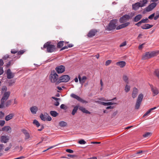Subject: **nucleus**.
I'll return each instance as SVG.
<instances>
[{"label": "nucleus", "mask_w": 159, "mask_h": 159, "mask_svg": "<svg viewBox=\"0 0 159 159\" xmlns=\"http://www.w3.org/2000/svg\"><path fill=\"white\" fill-rule=\"evenodd\" d=\"M43 48H46L47 51L48 52H52L56 51V46L51 44L50 42H48L45 43L43 47Z\"/></svg>", "instance_id": "obj_1"}, {"label": "nucleus", "mask_w": 159, "mask_h": 159, "mask_svg": "<svg viewBox=\"0 0 159 159\" xmlns=\"http://www.w3.org/2000/svg\"><path fill=\"white\" fill-rule=\"evenodd\" d=\"M159 54V51H152L151 52H148L143 56L142 59L146 60L156 56Z\"/></svg>", "instance_id": "obj_2"}, {"label": "nucleus", "mask_w": 159, "mask_h": 159, "mask_svg": "<svg viewBox=\"0 0 159 159\" xmlns=\"http://www.w3.org/2000/svg\"><path fill=\"white\" fill-rule=\"evenodd\" d=\"M49 78L52 83H55L56 84L59 83H58V81L59 80L58 75L54 71L51 72V74L49 75Z\"/></svg>", "instance_id": "obj_3"}, {"label": "nucleus", "mask_w": 159, "mask_h": 159, "mask_svg": "<svg viewBox=\"0 0 159 159\" xmlns=\"http://www.w3.org/2000/svg\"><path fill=\"white\" fill-rule=\"evenodd\" d=\"M117 20L116 19L113 20L110 22L107 29L109 31L115 29L116 27Z\"/></svg>", "instance_id": "obj_4"}, {"label": "nucleus", "mask_w": 159, "mask_h": 159, "mask_svg": "<svg viewBox=\"0 0 159 159\" xmlns=\"http://www.w3.org/2000/svg\"><path fill=\"white\" fill-rule=\"evenodd\" d=\"M143 97V95L142 93H140L139 95L135 105V109H138L139 108Z\"/></svg>", "instance_id": "obj_5"}, {"label": "nucleus", "mask_w": 159, "mask_h": 159, "mask_svg": "<svg viewBox=\"0 0 159 159\" xmlns=\"http://www.w3.org/2000/svg\"><path fill=\"white\" fill-rule=\"evenodd\" d=\"M70 79V77L67 75H63L59 78L58 83L67 82Z\"/></svg>", "instance_id": "obj_6"}, {"label": "nucleus", "mask_w": 159, "mask_h": 159, "mask_svg": "<svg viewBox=\"0 0 159 159\" xmlns=\"http://www.w3.org/2000/svg\"><path fill=\"white\" fill-rule=\"evenodd\" d=\"M131 18V17L129 15L126 14L123 16L120 19L119 22L120 23H123Z\"/></svg>", "instance_id": "obj_7"}, {"label": "nucleus", "mask_w": 159, "mask_h": 159, "mask_svg": "<svg viewBox=\"0 0 159 159\" xmlns=\"http://www.w3.org/2000/svg\"><path fill=\"white\" fill-rule=\"evenodd\" d=\"M65 70V67L63 65H60L57 66L55 68V70L58 74H60L63 73Z\"/></svg>", "instance_id": "obj_8"}, {"label": "nucleus", "mask_w": 159, "mask_h": 159, "mask_svg": "<svg viewBox=\"0 0 159 159\" xmlns=\"http://www.w3.org/2000/svg\"><path fill=\"white\" fill-rule=\"evenodd\" d=\"M157 3L152 2L145 8V10L147 11H152L157 6Z\"/></svg>", "instance_id": "obj_9"}, {"label": "nucleus", "mask_w": 159, "mask_h": 159, "mask_svg": "<svg viewBox=\"0 0 159 159\" xmlns=\"http://www.w3.org/2000/svg\"><path fill=\"white\" fill-rule=\"evenodd\" d=\"M70 96L71 97L76 99L78 101L83 103L87 102L85 101L84 100L80 97L74 93H71L70 94Z\"/></svg>", "instance_id": "obj_10"}, {"label": "nucleus", "mask_w": 159, "mask_h": 159, "mask_svg": "<svg viewBox=\"0 0 159 159\" xmlns=\"http://www.w3.org/2000/svg\"><path fill=\"white\" fill-rule=\"evenodd\" d=\"M70 96L71 97L76 99L78 101L83 103L87 102L85 101L84 100L80 97L74 93H71L70 94Z\"/></svg>", "instance_id": "obj_11"}, {"label": "nucleus", "mask_w": 159, "mask_h": 159, "mask_svg": "<svg viewBox=\"0 0 159 159\" xmlns=\"http://www.w3.org/2000/svg\"><path fill=\"white\" fill-rule=\"evenodd\" d=\"M150 87L153 96H155L159 93V90L157 88L153 86L152 85H151Z\"/></svg>", "instance_id": "obj_12"}, {"label": "nucleus", "mask_w": 159, "mask_h": 159, "mask_svg": "<svg viewBox=\"0 0 159 159\" xmlns=\"http://www.w3.org/2000/svg\"><path fill=\"white\" fill-rule=\"evenodd\" d=\"M7 77L8 79H11L13 78L15 76V74L12 73L10 69H8L7 72Z\"/></svg>", "instance_id": "obj_13"}, {"label": "nucleus", "mask_w": 159, "mask_h": 159, "mask_svg": "<svg viewBox=\"0 0 159 159\" xmlns=\"http://www.w3.org/2000/svg\"><path fill=\"white\" fill-rule=\"evenodd\" d=\"M122 24H121L118 26H117L116 28V29L117 30H119L121 29L125 28L128 26L129 24L130 23L129 22H126L125 23H122Z\"/></svg>", "instance_id": "obj_14"}, {"label": "nucleus", "mask_w": 159, "mask_h": 159, "mask_svg": "<svg viewBox=\"0 0 159 159\" xmlns=\"http://www.w3.org/2000/svg\"><path fill=\"white\" fill-rule=\"evenodd\" d=\"M10 92H5L3 94V97L1 100L5 102L8 98L10 96Z\"/></svg>", "instance_id": "obj_15"}, {"label": "nucleus", "mask_w": 159, "mask_h": 159, "mask_svg": "<svg viewBox=\"0 0 159 159\" xmlns=\"http://www.w3.org/2000/svg\"><path fill=\"white\" fill-rule=\"evenodd\" d=\"M78 78L79 79L80 83L82 85H83L85 83L87 79V78L86 76H83L81 78L80 75H79Z\"/></svg>", "instance_id": "obj_16"}, {"label": "nucleus", "mask_w": 159, "mask_h": 159, "mask_svg": "<svg viewBox=\"0 0 159 159\" xmlns=\"http://www.w3.org/2000/svg\"><path fill=\"white\" fill-rule=\"evenodd\" d=\"M97 32V31L95 29H93L90 30L88 34V37L91 38Z\"/></svg>", "instance_id": "obj_17"}, {"label": "nucleus", "mask_w": 159, "mask_h": 159, "mask_svg": "<svg viewBox=\"0 0 159 159\" xmlns=\"http://www.w3.org/2000/svg\"><path fill=\"white\" fill-rule=\"evenodd\" d=\"M9 139V137L7 136H2L1 138V141L2 143H6Z\"/></svg>", "instance_id": "obj_18"}, {"label": "nucleus", "mask_w": 159, "mask_h": 159, "mask_svg": "<svg viewBox=\"0 0 159 159\" xmlns=\"http://www.w3.org/2000/svg\"><path fill=\"white\" fill-rule=\"evenodd\" d=\"M132 7L133 9L135 11L139 9V7H140V3L137 2L133 4L132 5Z\"/></svg>", "instance_id": "obj_19"}, {"label": "nucleus", "mask_w": 159, "mask_h": 159, "mask_svg": "<svg viewBox=\"0 0 159 159\" xmlns=\"http://www.w3.org/2000/svg\"><path fill=\"white\" fill-rule=\"evenodd\" d=\"M138 90L136 88H134L133 89L132 93V96L134 98H135L138 94Z\"/></svg>", "instance_id": "obj_20"}, {"label": "nucleus", "mask_w": 159, "mask_h": 159, "mask_svg": "<svg viewBox=\"0 0 159 159\" xmlns=\"http://www.w3.org/2000/svg\"><path fill=\"white\" fill-rule=\"evenodd\" d=\"M2 130L9 133L11 132V129L9 126H5L2 128Z\"/></svg>", "instance_id": "obj_21"}, {"label": "nucleus", "mask_w": 159, "mask_h": 159, "mask_svg": "<svg viewBox=\"0 0 159 159\" xmlns=\"http://www.w3.org/2000/svg\"><path fill=\"white\" fill-rule=\"evenodd\" d=\"M116 64L120 67H123L126 65V62L124 61H118L116 63Z\"/></svg>", "instance_id": "obj_22"}, {"label": "nucleus", "mask_w": 159, "mask_h": 159, "mask_svg": "<svg viewBox=\"0 0 159 159\" xmlns=\"http://www.w3.org/2000/svg\"><path fill=\"white\" fill-rule=\"evenodd\" d=\"M38 110V107L36 106H33L30 108V110L31 113L33 114H35Z\"/></svg>", "instance_id": "obj_23"}, {"label": "nucleus", "mask_w": 159, "mask_h": 159, "mask_svg": "<svg viewBox=\"0 0 159 159\" xmlns=\"http://www.w3.org/2000/svg\"><path fill=\"white\" fill-rule=\"evenodd\" d=\"M23 133L25 135V139L26 141L28 140L30 138V135L27 132V130H23Z\"/></svg>", "instance_id": "obj_24"}, {"label": "nucleus", "mask_w": 159, "mask_h": 159, "mask_svg": "<svg viewBox=\"0 0 159 159\" xmlns=\"http://www.w3.org/2000/svg\"><path fill=\"white\" fill-rule=\"evenodd\" d=\"M14 113H11L6 116L5 118V120L6 121H8L12 119L14 116Z\"/></svg>", "instance_id": "obj_25"}, {"label": "nucleus", "mask_w": 159, "mask_h": 159, "mask_svg": "<svg viewBox=\"0 0 159 159\" xmlns=\"http://www.w3.org/2000/svg\"><path fill=\"white\" fill-rule=\"evenodd\" d=\"M153 26V25H150L149 24H145L141 26V28L143 29H149Z\"/></svg>", "instance_id": "obj_26"}, {"label": "nucleus", "mask_w": 159, "mask_h": 159, "mask_svg": "<svg viewBox=\"0 0 159 159\" xmlns=\"http://www.w3.org/2000/svg\"><path fill=\"white\" fill-rule=\"evenodd\" d=\"M142 17V16L141 14H138L136 16L134 20V21L137 22L139 21Z\"/></svg>", "instance_id": "obj_27"}, {"label": "nucleus", "mask_w": 159, "mask_h": 159, "mask_svg": "<svg viewBox=\"0 0 159 159\" xmlns=\"http://www.w3.org/2000/svg\"><path fill=\"white\" fill-rule=\"evenodd\" d=\"M148 0H140L139 2L140 3V7H143L145 6L148 2Z\"/></svg>", "instance_id": "obj_28"}, {"label": "nucleus", "mask_w": 159, "mask_h": 159, "mask_svg": "<svg viewBox=\"0 0 159 159\" xmlns=\"http://www.w3.org/2000/svg\"><path fill=\"white\" fill-rule=\"evenodd\" d=\"M79 109L82 112L84 113H87V114H90V112H89L88 111L86 110V109L82 107H79Z\"/></svg>", "instance_id": "obj_29"}, {"label": "nucleus", "mask_w": 159, "mask_h": 159, "mask_svg": "<svg viewBox=\"0 0 159 159\" xmlns=\"http://www.w3.org/2000/svg\"><path fill=\"white\" fill-rule=\"evenodd\" d=\"M100 104L104 106H108L110 105H113L116 104V103L113 102H100Z\"/></svg>", "instance_id": "obj_30"}, {"label": "nucleus", "mask_w": 159, "mask_h": 159, "mask_svg": "<svg viewBox=\"0 0 159 159\" xmlns=\"http://www.w3.org/2000/svg\"><path fill=\"white\" fill-rule=\"evenodd\" d=\"M67 123L64 121H61L59 122V125L62 127H64L67 126Z\"/></svg>", "instance_id": "obj_31"}, {"label": "nucleus", "mask_w": 159, "mask_h": 159, "mask_svg": "<svg viewBox=\"0 0 159 159\" xmlns=\"http://www.w3.org/2000/svg\"><path fill=\"white\" fill-rule=\"evenodd\" d=\"M156 108V107H154L150 109L148 111H147L143 115V117H144L145 116L148 115L149 113H150L153 110L155 109Z\"/></svg>", "instance_id": "obj_32"}, {"label": "nucleus", "mask_w": 159, "mask_h": 159, "mask_svg": "<svg viewBox=\"0 0 159 159\" xmlns=\"http://www.w3.org/2000/svg\"><path fill=\"white\" fill-rule=\"evenodd\" d=\"M50 115L54 117H56L58 115V113L57 112L54 111H50Z\"/></svg>", "instance_id": "obj_33"}, {"label": "nucleus", "mask_w": 159, "mask_h": 159, "mask_svg": "<svg viewBox=\"0 0 159 159\" xmlns=\"http://www.w3.org/2000/svg\"><path fill=\"white\" fill-rule=\"evenodd\" d=\"M14 62L13 60L10 61L7 63L6 64V66L7 68L9 67L11 65L14 64Z\"/></svg>", "instance_id": "obj_34"}, {"label": "nucleus", "mask_w": 159, "mask_h": 159, "mask_svg": "<svg viewBox=\"0 0 159 159\" xmlns=\"http://www.w3.org/2000/svg\"><path fill=\"white\" fill-rule=\"evenodd\" d=\"M64 41H60L57 44V47L58 48H61L63 46V43Z\"/></svg>", "instance_id": "obj_35"}, {"label": "nucleus", "mask_w": 159, "mask_h": 159, "mask_svg": "<svg viewBox=\"0 0 159 159\" xmlns=\"http://www.w3.org/2000/svg\"><path fill=\"white\" fill-rule=\"evenodd\" d=\"M9 58H10L8 54H6L2 57V59L5 62L8 60Z\"/></svg>", "instance_id": "obj_36"}, {"label": "nucleus", "mask_w": 159, "mask_h": 159, "mask_svg": "<svg viewBox=\"0 0 159 159\" xmlns=\"http://www.w3.org/2000/svg\"><path fill=\"white\" fill-rule=\"evenodd\" d=\"M78 108V107L77 106H76L74 107V108L73 110L71 113L73 115H74L76 112Z\"/></svg>", "instance_id": "obj_37"}, {"label": "nucleus", "mask_w": 159, "mask_h": 159, "mask_svg": "<svg viewBox=\"0 0 159 159\" xmlns=\"http://www.w3.org/2000/svg\"><path fill=\"white\" fill-rule=\"evenodd\" d=\"M123 80L127 84H128V78L125 75H124L123 76Z\"/></svg>", "instance_id": "obj_38"}, {"label": "nucleus", "mask_w": 159, "mask_h": 159, "mask_svg": "<svg viewBox=\"0 0 159 159\" xmlns=\"http://www.w3.org/2000/svg\"><path fill=\"white\" fill-rule=\"evenodd\" d=\"M152 135V133L150 132H147L143 135V136L145 138H148L150 137Z\"/></svg>", "instance_id": "obj_39"}, {"label": "nucleus", "mask_w": 159, "mask_h": 159, "mask_svg": "<svg viewBox=\"0 0 159 159\" xmlns=\"http://www.w3.org/2000/svg\"><path fill=\"white\" fill-rule=\"evenodd\" d=\"M141 21L142 23H147L149 22V20L148 18L142 19L141 20Z\"/></svg>", "instance_id": "obj_40"}, {"label": "nucleus", "mask_w": 159, "mask_h": 159, "mask_svg": "<svg viewBox=\"0 0 159 159\" xmlns=\"http://www.w3.org/2000/svg\"><path fill=\"white\" fill-rule=\"evenodd\" d=\"M154 73L155 75L159 79V69L155 70Z\"/></svg>", "instance_id": "obj_41"}, {"label": "nucleus", "mask_w": 159, "mask_h": 159, "mask_svg": "<svg viewBox=\"0 0 159 159\" xmlns=\"http://www.w3.org/2000/svg\"><path fill=\"white\" fill-rule=\"evenodd\" d=\"M11 102L12 101L11 100H8L7 101L5 104L6 106L7 107L10 106L11 104Z\"/></svg>", "instance_id": "obj_42"}, {"label": "nucleus", "mask_w": 159, "mask_h": 159, "mask_svg": "<svg viewBox=\"0 0 159 159\" xmlns=\"http://www.w3.org/2000/svg\"><path fill=\"white\" fill-rule=\"evenodd\" d=\"M33 123L34 124L36 125L37 127L39 126L40 125V124L39 122L36 120H34Z\"/></svg>", "instance_id": "obj_43"}, {"label": "nucleus", "mask_w": 159, "mask_h": 159, "mask_svg": "<svg viewBox=\"0 0 159 159\" xmlns=\"http://www.w3.org/2000/svg\"><path fill=\"white\" fill-rule=\"evenodd\" d=\"M130 86L128 85H126L125 86V90L126 92H128L130 90Z\"/></svg>", "instance_id": "obj_44"}, {"label": "nucleus", "mask_w": 159, "mask_h": 159, "mask_svg": "<svg viewBox=\"0 0 159 159\" xmlns=\"http://www.w3.org/2000/svg\"><path fill=\"white\" fill-rule=\"evenodd\" d=\"M40 118L43 121H45L46 120V117L43 114L40 115Z\"/></svg>", "instance_id": "obj_45"}, {"label": "nucleus", "mask_w": 159, "mask_h": 159, "mask_svg": "<svg viewBox=\"0 0 159 159\" xmlns=\"http://www.w3.org/2000/svg\"><path fill=\"white\" fill-rule=\"evenodd\" d=\"M156 14L157 15L154 17V20H157L159 17V11H157Z\"/></svg>", "instance_id": "obj_46"}, {"label": "nucleus", "mask_w": 159, "mask_h": 159, "mask_svg": "<svg viewBox=\"0 0 159 159\" xmlns=\"http://www.w3.org/2000/svg\"><path fill=\"white\" fill-rule=\"evenodd\" d=\"M1 103L0 104V108H3L4 106V105H5L4 103H5V102L3 101H3L1 100Z\"/></svg>", "instance_id": "obj_47"}, {"label": "nucleus", "mask_w": 159, "mask_h": 159, "mask_svg": "<svg viewBox=\"0 0 159 159\" xmlns=\"http://www.w3.org/2000/svg\"><path fill=\"white\" fill-rule=\"evenodd\" d=\"M78 143L81 144H84L86 143V142L84 140H81L79 141Z\"/></svg>", "instance_id": "obj_48"}, {"label": "nucleus", "mask_w": 159, "mask_h": 159, "mask_svg": "<svg viewBox=\"0 0 159 159\" xmlns=\"http://www.w3.org/2000/svg\"><path fill=\"white\" fill-rule=\"evenodd\" d=\"M111 60H110L107 61L105 62V65L106 66L109 65L111 63Z\"/></svg>", "instance_id": "obj_49"}, {"label": "nucleus", "mask_w": 159, "mask_h": 159, "mask_svg": "<svg viewBox=\"0 0 159 159\" xmlns=\"http://www.w3.org/2000/svg\"><path fill=\"white\" fill-rule=\"evenodd\" d=\"M25 52V51L24 50H21L19 51H18L17 54L18 55H22L23 54L24 52Z\"/></svg>", "instance_id": "obj_50"}, {"label": "nucleus", "mask_w": 159, "mask_h": 159, "mask_svg": "<svg viewBox=\"0 0 159 159\" xmlns=\"http://www.w3.org/2000/svg\"><path fill=\"white\" fill-rule=\"evenodd\" d=\"M15 82V81L14 80H11L8 82L9 85L11 86L12 84H14Z\"/></svg>", "instance_id": "obj_51"}, {"label": "nucleus", "mask_w": 159, "mask_h": 159, "mask_svg": "<svg viewBox=\"0 0 159 159\" xmlns=\"http://www.w3.org/2000/svg\"><path fill=\"white\" fill-rule=\"evenodd\" d=\"M7 90V88L6 86H3L2 89V92H6Z\"/></svg>", "instance_id": "obj_52"}, {"label": "nucleus", "mask_w": 159, "mask_h": 159, "mask_svg": "<svg viewBox=\"0 0 159 159\" xmlns=\"http://www.w3.org/2000/svg\"><path fill=\"white\" fill-rule=\"evenodd\" d=\"M155 15V13H153L151 15L149 16L148 17V18L149 19L152 20L153 19V18L154 16Z\"/></svg>", "instance_id": "obj_53"}, {"label": "nucleus", "mask_w": 159, "mask_h": 159, "mask_svg": "<svg viewBox=\"0 0 159 159\" xmlns=\"http://www.w3.org/2000/svg\"><path fill=\"white\" fill-rule=\"evenodd\" d=\"M5 124V121L3 120H0V125L3 126Z\"/></svg>", "instance_id": "obj_54"}, {"label": "nucleus", "mask_w": 159, "mask_h": 159, "mask_svg": "<svg viewBox=\"0 0 159 159\" xmlns=\"http://www.w3.org/2000/svg\"><path fill=\"white\" fill-rule=\"evenodd\" d=\"M126 45V41L122 43L120 45V47H122L125 46Z\"/></svg>", "instance_id": "obj_55"}, {"label": "nucleus", "mask_w": 159, "mask_h": 159, "mask_svg": "<svg viewBox=\"0 0 159 159\" xmlns=\"http://www.w3.org/2000/svg\"><path fill=\"white\" fill-rule=\"evenodd\" d=\"M4 116V113L2 111H0V117L2 118Z\"/></svg>", "instance_id": "obj_56"}, {"label": "nucleus", "mask_w": 159, "mask_h": 159, "mask_svg": "<svg viewBox=\"0 0 159 159\" xmlns=\"http://www.w3.org/2000/svg\"><path fill=\"white\" fill-rule=\"evenodd\" d=\"M17 52H18V51L14 49H12L11 51V53H13V54H15L16 53H17Z\"/></svg>", "instance_id": "obj_57"}, {"label": "nucleus", "mask_w": 159, "mask_h": 159, "mask_svg": "<svg viewBox=\"0 0 159 159\" xmlns=\"http://www.w3.org/2000/svg\"><path fill=\"white\" fill-rule=\"evenodd\" d=\"M66 151L67 152L70 153H72L74 151L73 150L70 149H67L66 150Z\"/></svg>", "instance_id": "obj_58"}, {"label": "nucleus", "mask_w": 159, "mask_h": 159, "mask_svg": "<svg viewBox=\"0 0 159 159\" xmlns=\"http://www.w3.org/2000/svg\"><path fill=\"white\" fill-rule=\"evenodd\" d=\"M60 108L62 109H66V106L64 104H62L61 105Z\"/></svg>", "instance_id": "obj_59"}, {"label": "nucleus", "mask_w": 159, "mask_h": 159, "mask_svg": "<svg viewBox=\"0 0 159 159\" xmlns=\"http://www.w3.org/2000/svg\"><path fill=\"white\" fill-rule=\"evenodd\" d=\"M4 64L3 61L2 59H0V66H1L3 65Z\"/></svg>", "instance_id": "obj_60"}, {"label": "nucleus", "mask_w": 159, "mask_h": 159, "mask_svg": "<svg viewBox=\"0 0 159 159\" xmlns=\"http://www.w3.org/2000/svg\"><path fill=\"white\" fill-rule=\"evenodd\" d=\"M3 68L2 67H0V75H2L3 73Z\"/></svg>", "instance_id": "obj_61"}, {"label": "nucleus", "mask_w": 159, "mask_h": 159, "mask_svg": "<svg viewBox=\"0 0 159 159\" xmlns=\"http://www.w3.org/2000/svg\"><path fill=\"white\" fill-rule=\"evenodd\" d=\"M142 23L141 22V20L139 21L137 23L135 24V25L137 26H139Z\"/></svg>", "instance_id": "obj_62"}, {"label": "nucleus", "mask_w": 159, "mask_h": 159, "mask_svg": "<svg viewBox=\"0 0 159 159\" xmlns=\"http://www.w3.org/2000/svg\"><path fill=\"white\" fill-rule=\"evenodd\" d=\"M68 48V47L67 46H65L62 47V48H61L60 50V51H62L64 49H67Z\"/></svg>", "instance_id": "obj_63"}, {"label": "nucleus", "mask_w": 159, "mask_h": 159, "mask_svg": "<svg viewBox=\"0 0 159 159\" xmlns=\"http://www.w3.org/2000/svg\"><path fill=\"white\" fill-rule=\"evenodd\" d=\"M46 120L48 121H50L51 120L52 118L50 116H48L46 118Z\"/></svg>", "instance_id": "obj_64"}]
</instances>
